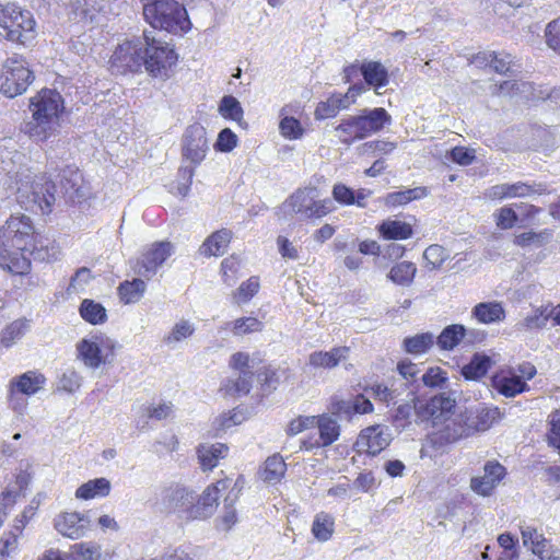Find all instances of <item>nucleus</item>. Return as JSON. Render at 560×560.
Listing matches in <instances>:
<instances>
[{"label":"nucleus","mask_w":560,"mask_h":560,"mask_svg":"<svg viewBox=\"0 0 560 560\" xmlns=\"http://www.w3.org/2000/svg\"><path fill=\"white\" fill-rule=\"evenodd\" d=\"M505 474L506 470L500 463L495 460L487 462L482 475L470 479V489L478 495L490 497Z\"/></svg>","instance_id":"17"},{"label":"nucleus","mask_w":560,"mask_h":560,"mask_svg":"<svg viewBox=\"0 0 560 560\" xmlns=\"http://www.w3.org/2000/svg\"><path fill=\"white\" fill-rule=\"evenodd\" d=\"M94 9L88 4L85 0H77L72 3L73 19L83 22L92 23L95 20Z\"/></svg>","instance_id":"58"},{"label":"nucleus","mask_w":560,"mask_h":560,"mask_svg":"<svg viewBox=\"0 0 560 560\" xmlns=\"http://www.w3.org/2000/svg\"><path fill=\"white\" fill-rule=\"evenodd\" d=\"M433 435L441 443H454L463 438L469 436L467 419L465 412L456 413L455 411L445 421H441L440 425H434Z\"/></svg>","instance_id":"18"},{"label":"nucleus","mask_w":560,"mask_h":560,"mask_svg":"<svg viewBox=\"0 0 560 560\" xmlns=\"http://www.w3.org/2000/svg\"><path fill=\"white\" fill-rule=\"evenodd\" d=\"M177 61V55L167 44L150 38L144 33V68L154 78L167 79Z\"/></svg>","instance_id":"9"},{"label":"nucleus","mask_w":560,"mask_h":560,"mask_svg":"<svg viewBox=\"0 0 560 560\" xmlns=\"http://www.w3.org/2000/svg\"><path fill=\"white\" fill-rule=\"evenodd\" d=\"M422 382L429 387H443L447 381V373L439 366L430 368L421 376Z\"/></svg>","instance_id":"61"},{"label":"nucleus","mask_w":560,"mask_h":560,"mask_svg":"<svg viewBox=\"0 0 560 560\" xmlns=\"http://www.w3.org/2000/svg\"><path fill=\"white\" fill-rule=\"evenodd\" d=\"M287 465L280 455L268 457L260 470V477L268 483H277L284 476Z\"/></svg>","instance_id":"36"},{"label":"nucleus","mask_w":560,"mask_h":560,"mask_svg":"<svg viewBox=\"0 0 560 560\" xmlns=\"http://www.w3.org/2000/svg\"><path fill=\"white\" fill-rule=\"evenodd\" d=\"M89 527L85 515L79 512H61L54 518V528L63 537L79 539L83 537Z\"/></svg>","instance_id":"20"},{"label":"nucleus","mask_w":560,"mask_h":560,"mask_svg":"<svg viewBox=\"0 0 560 560\" xmlns=\"http://www.w3.org/2000/svg\"><path fill=\"white\" fill-rule=\"evenodd\" d=\"M280 117L279 130L282 137L289 140H295L303 136L304 129L301 122L296 118L289 116V106L281 108Z\"/></svg>","instance_id":"40"},{"label":"nucleus","mask_w":560,"mask_h":560,"mask_svg":"<svg viewBox=\"0 0 560 560\" xmlns=\"http://www.w3.org/2000/svg\"><path fill=\"white\" fill-rule=\"evenodd\" d=\"M541 190V185H532L523 182L508 183V198H525Z\"/></svg>","instance_id":"52"},{"label":"nucleus","mask_w":560,"mask_h":560,"mask_svg":"<svg viewBox=\"0 0 560 560\" xmlns=\"http://www.w3.org/2000/svg\"><path fill=\"white\" fill-rule=\"evenodd\" d=\"M62 109V97L57 91L42 90L30 100L32 117L24 122L22 131L35 141H45L57 130Z\"/></svg>","instance_id":"2"},{"label":"nucleus","mask_w":560,"mask_h":560,"mask_svg":"<svg viewBox=\"0 0 560 560\" xmlns=\"http://www.w3.org/2000/svg\"><path fill=\"white\" fill-rule=\"evenodd\" d=\"M229 446L223 443L201 444L197 450L199 464L203 471L212 470L219 465L220 459L226 457Z\"/></svg>","instance_id":"27"},{"label":"nucleus","mask_w":560,"mask_h":560,"mask_svg":"<svg viewBox=\"0 0 560 560\" xmlns=\"http://www.w3.org/2000/svg\"><path fill=\"white\" fill-rule=\"evenodd\" d=\"M433 345L434 336L430 332L418 334L404 340L405 350L411 354H423Z\"/></svg>","instance_id":"45"},{"label":"nucleus","mask_w":560,"mask_h":560,"mask_svg":"<svg viewBox=\"0 0 560 560\" xmlns=\"http://www.w3.org/2000/svg\"><path fill=\"white\" fill-rule=\"evenodd\" d=\"M349 347H335L329 351H314L308 355V364L314 369H334L348 359Z\"/></svg>","instance_id":"23"},{"label":"nucleus","mask_w":560,"mask_h":560,"mask_svg":"<svg viewBox=\"0 0 560 560\" xmlns=\"http://www.w3.org/2000/svg\"><path fill=\"white\" fill-rule=\"evenodd\" d=\"M143 16L156 30L171 34H183L190 30L191 23L185 7L177 0H142Z\"/></svg>","instance_id":"3"},{"label":"nucleus","mask_w":560,"mask_h":560,"mask_svg":"<svg viewBox=\"0 0 560 560\" xmlns=\"http://www.w3.org/2000/svg\"><path fill=\"white\" fill-rule=\"evenodd\" d=\"M315 427L318 428V438L303 441L301 447H327L340 436V425L331 415L323 413L316 417Z\"/></svg>","instance_id":"19"},{"label":"nucleus","mask_w":560,"mask_h":560,"mask_svg":"<svg viewBox=\"0 0 560 560\" xmlns=\"http://www.w3.org/2000/svg\"><path fill=\"white\" fill-rule=\"evenodd\" d=\"M60 185L65 198L71 202H80L86 196V187L83 185L82 175L78 171H63Z\"/></svg>","instance_id":"26"},{"label":"nucleus","mask_w":560,"mask_h":560,"mask_svg":"<svg viewBox=\"0 0 560 560\" xmlns=\"http://www.w3.org/2000/svg\"><path fill=\"white\" fill-rule=\"evenodd\" d=\"M249 362H250V360H249L248 353L235 352L234 354H232L229 365L232 370H234L235 372H237L242 375H244L245 373L249 374V375H254V372L252 370Z\"/></svg>","instance_id":"63"},{"label":"nucleus","mask_w":560,"mask_h":560,"mask_svg":"<svg viewBox=\"0 0 560 560\" xmlns=\"http://www.w3.org/2000/svg\"><path fill=\"white\" fill-rule=\"evenodd\" d=\"M339 140L345 144H351L357 140L364 139V132L361 130V124L358 116H349L342 119L336 127Z\"/></svg>","instance_id":"32"},{"label":"nucleus","mask_w":560,"mask_h":560,"mask_svg":"<svg viewBox=\"0 0 560 560\" xmlns=\"http://www.w3.org/2000/svg\"><path fill=\"white\" fill-rule=\"evenodd\" d=\"M208 149L206 129L199 124L189 126L183 136L182 152L183 158L192 165L179 168L178 176L182 182L177 186V191L180 196L185 197L188 194L195 175V166L203 161Z\"/></svg>","instance_id":"4"},{"label":"nucleus","mask_w":560,"mask_h":560,"mask_svg":"<svg viewBox=\"0 0 560 560\" xmlns=\"http://www.w3.org/2000/svg\"><path fill=\"white\" fill-rule=\"evenodd\" d=\"M110 481L104 477L89 480L81 485L75 491V498L91 500L96 497H106L110 492Z\"/></svg>","instance_id":"31"},{"label":"nucleus","mask_w":560,"mask_h":560,"mask_svg":"<svg viewBox=\"0 0 560 560\" xmlns=\"http://www.w3.org/2000/svg\"><path fill=\"white\" fill-rule=\"evenodd\" d=\"M469 435L476 432L487 431L499 418L498 408L481 407L476 410L465 411Z\"/></svg>","instance_id":"24"},{"label":"nucleus","mask_w":560,"mask_h":560,"mask_svg":"<svg viewBox=\"0 0 560 560\" xmlns=\"http://www.w3.org/2000/svg\"><path fill=\"white\" fill-rule=\"evenodd\" d=\"M241 488H238V480L234 482L229 494L224 499V511L220 518L221 526L224 530H229L237 522L236 510L234 504L238 499Z\"/></svg>","instance_id":"39"},{"label":"nucleus","mask_w":560,"mask_h":560,"mask_svg":"<svg viewBox=\"0 0 560 560\" xmlns=\"http://www.w3.org/2000/svg\"><path fill=\"white\" fill-rule=\"evenodd\" d=\"M253 376L249 374H240L235 378H229L222 386L225 395L229 396H243L247 395L252 388Z\"/></svg>","instance_id":"44"},{"label":"nucleus","mask_w":560,"mask_h":560,"mask_svg":"<svg viewBox=\"0 0 560 560\" xmlns=\"http://www.w3.org/2000/svg\"><path fill=\"white\" fill-rule=\"evenodd\" d=\"M335 530V518L327 512H319L315 515L312 524V534L319 541H327Z\"/></svg>","instance_id":"37"},{"label":"nucleus","mask_w":560,"mask_h":560,"mask_svg":"<svg viewBox=\"0 0 560 560\" xmlns=\"http://www.w3.org/2000/svg\"><path fill=\"white\" fill-rule=\"evenodd\" d=\"M492 364L493 361L490 357L483 353H476L470 362L463 366L462 374L466 380L477 381L488 373Z\"/></svg>","instance_id":"33"},{"label":"nucleus","mask_w":560,"mask_h":560,"mask_svg":"<svg viewBox=\"0 0 560 560\" xmlns=\"http://www.w3.org/2000/svg\"><path fill=\"white\" fill-rule=\"evenodd\" d=\"M195 329L196 327L190 320L182 318L175 323L170 334L164 337V342L167 346L174 347L176 343L189 338Z\"/></svg>","instance_id":"46"},{"label":"nucleus","mask_w":560,"mask_h":560,"mask_svg":"<svg viewBox=\"0 0 560 560\" xmlns=\"http://www.w3.org/2000/svg\"><path fill=\"white\" fill-rule=\"evenodd\" d=\"M316 422L315 416H300L290 421L287 433L289 435H296L310 428H314Z\"/></svg>","instance_id":"64"},{"label":"nucleus","mask_w":560,"mask_h":560,"mask_svg":"<svg viewBox=\"0 0 560 560\" xmlns=\"http://www.w3.org/2000/svg\"><path fill=\"white\" fill-rule=\"evenodd\" d=\"M260 329L261 323L257 317H238L233 324V334L236 336L259 331Z\"/></svg>","instance_id":"56"},{"label":"nucleus","mask_w":560,"mask_h":560,"mask_svg":"<svg viewBox=\"0 0 560 560\" xmlns=\"http://www.w3.org/2000/svg\"><path fill=\"white\" fill-rule=\"evenodd\" d=\"M232 238V232L222 229L211 234L200 246V254L207 257L221 256L225 253Z\"/></svg>","instance_id":"29"},{"label":"nucleus","mask_w":560,"mask_h":560,"mask_svg":"<svg viewBox=\"0 0 560 560\" xmlns=\"http://www.w3.org/2000/svg\"><path fill=\"white\" fill-rule=\"evenodd\" d=\"M18 201L26 209L38 208L43 213L50 212L56 201V186L45 175H39L31 183H22L18 188Z\"/></svg>","instance_id":"6"},{"label":"nucleus","mask_w":560,"mask_h":560,"mask_svg":"<svg viewBox=\"0 0 560 560\" xmlns=\"http://www.w3.org/2000/svg\"><path fill=\"white\" fill-rule=\"evenodd\" d=\"M165 510L185 521H194L195 492L184 486L174 485L162 493Z\"/></svg>","instance_id":"11"},{"label":"nucleus","mask_w":560,"mask_h":560,"mask_svg":"<svg viewBox=\"0 0 560 560\" xmlns=\"http://www.w3.org/2000/svg\"><path fill=\"white\" fill-rule=\"evenodd\" d=\"M92 273L91 270L86 267L79 268L75 273L71 277L70 283L66 290V294L70 295L72 293L82 292L85 285L91 281Z\"/></svg>","instance_id":"50"},{"label":"nucleus","mask_w":560,"mask_h":560,"mask_svg":"<svg viewBox=\"0 0 560 560\" xmlns=\"http://www.w3.org/2000/svg\"><path fill=\"white\" fill-rule=\"evenodd\" d=\"M145 290V282L142 279L125 281L118 288L119 296L125 303L138 301Z\"/></svg>","instance_id":"47"},{"label":"nucleus","mask_w":560,"mask_h":560,"mask_svg":"<svg viewBox=\"0 0 560 560\" xmlns=\"http://www.w3.org/2000/svg\"><path fill=\"white\" fill-rule=\"evenodd\" d=\"M35 260L39 261H54L60 257V246L55 242L44 236H32L27 240V249Z\"/></svg>","instance_id":"21"},{"label":"nucleus","mask_w":560,"mask_h":560,"mask_svg":"<svg viewBox=\"0 0 560 560\" xmlns=\"http://www.w3.org/2000/svg\"><path fill=\"white\" fill-rule=\"evenodd\" d=\"M463 325H450L443 329L436 339V345L442 350H453L465 337Z\"/></svg>","instance_id":"42"},{"label":"nucleus","mask_w":560,"mask_h":560,"mask_svg":"<svg viewBox=\"0 0 560 560\" xmlns=\"http://www.w3.org/2000/svg\"><path fill=\"white\" fill-rule=\"evenodd\" d=\"M423 258L431 269L439 268L448 258L444 247L438 244L430 245L423 253Z\"/></svg>","instance_id":"51"},{"label":"nucleus","mask_w":560,"mask_h":560,"mask_svg":"<svg viewBox=\"0 0 560 560\" xmlns=\"http://www.w3.org/2000/svg\"><path fill=\"white\" fill-rule=\"evenodd\" d=\"M259 289V280L257 277H250L247 281L243 282L237 291L234 293L236 303H245L252 299Z\"/></svg>","instance_id":"53"},{"label":"nucleus","mask_w":560,"mask_h":560,"mask_svg":"<svg viewBox=\"0 0 560 560\" xmlns=\"http://www.w3.org/2000/svg\"><path fill=\"white\" fill-rule=\"evenodd\" d=\"M351 105V100L342 94H334L326 102L318 104L315 110L317 119L335 117L340 109H346Z\"/></svg>","instance_id":"34"},{"label":"nucleus","mask_w":560,"mask_h":560,"mask_svg":"<svg viewBox=\"0 0 560 560\" xmlns=\"http://www.w3.org/2000/svg\"><path fill=\"white\" fill-rule=\"evenodd\" d=\"M284 205L302 219H320L335 209L330 199H318V192L313 187L298 189Z\"/></svg>","instance_id":"8"},{"label":"nucleus","mask_w":560,"mask_h":560,"mask_svg":"<svg viewBox=\"0 0 560 560\" xmlns=\"http://www.w3.org/2000/svg\"><path fill=\"white\" fill-rule=\"evenodd\" d=\"M360 71L368 85L375 89L383 88L388 83L387 69L378 61H365L360 66Z\"/></svg>","instance_id":"30"},{"label":"nucleus","mask_w":560,"mask_h":560,"mask_svg":"<svg viewBox=\"0 0 560 560\" xmlns=\"http://www.w3.org/2000/svg\"><path fill=\"white\" fill-rule=\"evenodd\" d=\"M365 138L381 131L385 125H390L392 116L382 107L364 108L357 115Z\"/></svg>","instance_id":"22"},{"label":"nucleus","mask_w":560,"mask_h":560,"mask_svg":"<svg viewBox=\"0 0 560 560\" xmlns=\"http://www.w3.org/2000/svg\"><path fill=\"white\" fill-rule=\"evenodd\" d=\"M428 190L425 187L409 188L401 191L390 192L385 197V203L387 206H401L412 200L421 199L425 197Z\"/></svg>","instance_id":"43"},{"label":"nucleus","mask_w":560,"mask_h":560,"mask_svg":"<svg viewBox=\"0 0 560 560\" xmlns=\"http://www.w3.org/2000/svg\"><path fill=\"white\" fill-rule=\"evenodd\" d=\"M240 265V259L236 256H230L222 261L221 268L223 280L228 285H233L235 283Z\"/></svg>","instance_id":"60"},{"label":"nucleus","mask_w":560,"mask_h":560,"mask_svg":"<svg viewBox=\"0 0 560 560\" xmlns=\"http://www.w3.org/2000/svg\"><path fill=\"white\" fill-rule=\"evenodd\" d=\"M1 34L11 42L27 45L36 36L33 14L13 2L0 1Z\"/></svg>","instance_id":"5"},{"label":"nucleus","mask_w":560,"mask_h":560,"mask_svg":"<svg viewBox=\"0 0 560 560\" xmlns=\"http://www.w3.org/2000/svg\"><path fill=\"white\" fill-rule=\"evenodd\" d=\"M456 409V399L451 394L441 393L427 401L419 402L417 415L422 420L430 421L432 427L440 425L446 417L453 415Z\"/></svg>","instance_id":"14"},{"label":"nucleus","mask_w":560,"mask_h":560,"mask_svg":"<svg viewBox=\"0 0 560 560\" xmlns=\"http://www.w3.org/2000/svg\"><path fill=\"white\" fill-rule=\"evenodd\" d=\"M21 535L22 534H18L13 528L10 532L3 533L0 539V557L5 559L18 551V539Z\"/></svg>","instance_id":"54"},{"label":"nucleus","mask_w":560,"mask_h":560,"mask_svg":"<svg viewBox=\"0 0 560 560\" xmlns=\"http://www.w3.org/2000/svg\"><path fill=\"white\" fill-rule=\"evenodd\" d=\"M114 345L109 339L95 337L82 339L77 345L78 359L90 369H97L113 357Z\"/></svg>","instance_id":"13"},{"label":"nucleus","mask_w":560,"mask_h":560,"mask_svg":"<svg viewBox=\"0 0 560 560\" xmlns=\"http://www.w3.org/2000/svg\"><path fill=\"white\" fill-rule=\"evenodd\" d=\"M493 384L498 392L505 397H514L528 389V385L516 373L509 376H495Z\"/></svg>","instance_id":"35"},{"label":"nucleus","mask_w":560,"mask_h":560,"mask_svg":"<svg viewBox=\"0 0 560 560\" xmlns=\"http://www.w3.org/2000/svg\"><path fill=\"white\" fill-rule=\"evenodd\" d=\"M219 112L224 118L241 121L243 118V108L241 103L231 95L224 96L219 106Z\"/></svg>","instance_id":"49"},{"label":"nucleus","mask_w":560,"mask_h":560,"mask_svg":"<svg viewBox=\"0 0 560 560\" xmlns=\"http://www.w3.org/2000/svg\"><path fill=\"white\" fill-rule=\"evenodd\" d=\"M534 88L529 82L518 80H505L495 84L492 90L493 95L498 96H518L524 100L534 98Z\"/></svg>","instance_id":"28"},{"label":"nucleus","mask_w":560,"mask_h":560,"mask_svg":"<svg viewBox=\"0 0 560 560\" xmlns=\"http://www.w3.org/2000/svg\"><path fill=\"white\" fill-rule=\"evenodd\" d=\"M33 81V71L23 58H8L0 74V93L13 98L23 94Z\"/></svg>","instance_id":"7"},{"label":"nucleus","mask_w":560,"mask_h":560,"mask_svg":"<svg viewBox=\"0 0 560 560\" xmlns=\"http://www.w3.org/2000/svg\"><path fill=\"white\" fill-rule=\"evenodd\" d=\"M174 246L172 243L163 241L151 244L143 250L137 260L133 270L137 275L150 279L164 261L173 254Z\"/></svg>","instance_id":"12"},{"label":"nucleus","mask_w":560,"mask_h":560,"mask_svg":"<svg viewBox=\"0 0 560 560\" xmlns=\"http://www.w3.org/2000/svg\"><path fill=\"white\" fill-rule=\"evenodd\" d=\"M545 37L548 47L560 55V16L547 24Z\"/></svg>","instance_id":"59"},{"label":"nucleus","mask_w":560,"mask_h":560,"mask_svg":"<svg viewBox=\"0 0 560 560\" xmlns=\"http://www.w3.org/2000/svg\"><path fill=\"white\" fill-rule=\"evenodd\" d=\"M46 383V377L37 371H27L19 376L13 377L9 387L25 396L35 395Z\"/></svg>","instance_id":"25"},{"label":"nucleus","mask_w":560,"mask_h":560,"mask_svg":"<svg viewBox=\"0 0 560 560\" xmlns=\"http://www.w3.org/2000/svg\"><path fill=\"white\" fill-rule=\"evenodd\" d=\"M231 483L229 478L220 479L209 485L200 495L195 494L194 521L211 517L218 509L221 492L229 489Z\"/></svg>","instance_id":"15"},{"label":"nucleus","mask_w":560,"mask_h":560,"mask_svg":"<svg viewBox=\"0 0 560 560\" xmlns=\"http://www.w3.org/2000/svg\"><path fill=\"white\" fill-rule=\"evenodd\" d=\"M548 235L547 231H541L539 233L533 231L524 232L515 236L514 243L521 247H527L530 245L541 246L545 244Z\"/></svg>","instance_id":"55"},{"label":"nucleus","mask_w":560,"mask_h":560,"mask_svg":"<svg viewBox=\"0 0 560 560\" xmlns=\"http://www.w3.org/2000/svg\"><path fill=\"white\" fill-rule=\"evenodd\" d=\"M392 441L389 430L383 425H372L361 431L355 447L360 453L376 455L385 450Z\"/></svg>","instance_id":"16"},{"label":"nucleus","mask_w":560,"mask_h":560,"mask_svg":"<svg viewBox=\"0 0 560 560\" xmlns=\"http://www.w3.org/2000/svg\"><path fill=\"white\" fill-rule=\"evenodd\" d=\"M80 560H101V547L92 542H81L73 546Z\"/></svg>","instance_id":"62"},{"label":"nucleus","mask_w":560,"mask_h":560,"mask_svg":"<svg viewBox=\"0 0 560 560\" xmlns=\"http://www.w3.org/2000/svg\"><path fill=\"white\" fill-rule=\"evenodd\" d=\"M82 384L81 375L74 370L66 371L59 380L58 389L67 393L77 392Z\"/></svg>","instance_id":"57"},{"label":"nucleus","mask_w":560,"mask_h":560,"mask_svg":"<svg viewBox=\"0 0 560 560\" xmlns=\"http://www.w3.org/2000/svg\"><path fill=\"white\" fill-rule=\"evenodd\" d=\"M416 272L417 267L415 264L401 261L392 267L387 278L398 285L408 287L412 283Z\"/></svg>","instance_id":"41"},{"label":"nucleus","mask_w":560,"mask_h":560,"mask_svg":"<svg viewBox=\"0 0 560 560\" xmlns=\"http://www.w3.org/2000/svg\"><path fill=\"white\" fill-rule=\"evenodd\" d=\"M32 237L31 219L24 214L11 215L0 226V267L15 275L30 270L31 261L25 255L27 240Z\"/></svg>","instance_id":"1"},{"label":"nucleus","mask_w":560,"mask_h":560,"mask_svg":"<svg viewBox=\"0 0 560 560\" xmlns=\"http://www.w3.org/2000/svg\"><path fill=\"white\" fill-rule=\"evenodd\" d=\"M378 230L386 240H407L412 235L411 225L398 220H386Z\"/></svg>","instance_id":"38"},{"label":"nucleus","mask_w":560,"mask_h":560,"mask_svg":"<svg viewBox=\"0 0 560 560\" xmlns=\"http://www.w3.org/2000/svg\"><path fill=\"white\" fill-rule=\"evenodd\" d=\"M27 325L24 318H16L8 324L1 331L0 341L4 347H10L15 339H19L26 330Z\"/></svg>","instance_id":"48"},{"label":"nucleus","mask_w":560,"mask_h":560,"mask_svg":"<svg viewBox=\"0 0 560 560\" xmlns=\"http://www.w3.org/2000/svg\"><path fill=\"white\" fill-rule=\"evenodd\" d=\"M144 67V43L140 39L127 40L115 49L110 58L113 73L139 72Z\"/></svg>","instance_id":"10"}]
</instances>
